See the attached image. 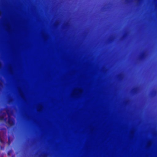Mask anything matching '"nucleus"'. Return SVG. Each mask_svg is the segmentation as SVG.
<instances>
[{
    "mask_svg": "<svg viewBox=\"0 0 157 157\" xmlns=\"http://www.w3.org/2000/svg\"><path fill=\"white\" fill-rule=\"evenodd\" d=\"M81 93V91L78 89H74L72 92V94L73 95H76Z\"/></svg>",
    "mask_w": 157,
    "mask_h": 157,
    "instance_id": "obj_1",
    "label": "nucleus"
},
{
    "mask_svg": "<svg viewBox=\"0 0 157 157\" xmlns=\"http://www.w3.org/2000/svg\"><path fill=\"white\" fill-rule=\"evenodd\" d=\"M6 115V113H1L0 116V120L1 121L5 120Z\"/></svg>",
    "mask_w": 157,
    "mask_h": 157,
    "instance_id": "obj_2",
    "label": "nucleus"
},
{
    "mask_svg": "<svg viewBox=\"0 0 157 157\" xmlns=\"http://www.w3.org/2000/svg\"><path fill=\"white\" fill-rule=\"evenodd\" d=\"M8 117H9V119H8V123H9L10 124V125H12V123L11 122V121H10V119L9 117V115H8Z\"/></svg>",
    "mask_w": 157,
    "mask_h": 157,
    "instance_id": "obj_3",
    "label": "nucleus"
},
{
    "mask_svg": "<svg viewBox=\"0 0 157 157\" xmlns=\"http://www.w3.org/2000/svg\"><path fill=\"white\" fill-rule=\"evenodd\" d=\"M8 141H9V144H10V139L9 138L8 139Z\"/></svg>",
    "mask_w": 157,
    "mask_h": 157,
    "instance_id": "obj_4",
    "label": "nucleus"
},
{
    "mask_svg": "<svg viewBox=\"0 0 157 157\" xmlns=\"http://www.w3.org/2000/svg\"><path fill=\"white\" fill-rule=\"evenodd\" d=\"M8 155H9V153H8Z\"/></svg>",
    "mask_w": 157,
    "mask_h": 157,
    "instance_id": "obj_5",
    "label": "nucleus"
}]
</instances>
